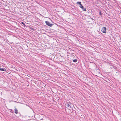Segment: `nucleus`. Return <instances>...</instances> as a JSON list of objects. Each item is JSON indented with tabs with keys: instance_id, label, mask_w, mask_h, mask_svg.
Masks as SVG:
<instances>
[{
	"instance_id": "2",
	"label": "nucleus",
	"mask_w": 121,
	"mask_h": 121,
	"mask_svg": "<svg viewBox=\"0 0 121 121\" xmlns=\"http://www.w3.org/2000/svg\"><path fill=\"white\" fill-rule=\"evenodd\" d=\"M45 22L46 24L49 26L51 27L52 25V24H51L48 21H46Z\"/></svg>"
},
{
	"instance_id": "9",
	"label": "nucleus",
	"mask_w": 121,
	"mask_h": 121,
	"mask_svg": "<svg viewBox=\"0 0 121 121\" xmlns=\"http://www.w3.org/2000/svg\"><path fill=\"white\" fill-rule=\"evenodd\" d=\"M21 23L24 26H25V23L23 22H21Z\"/></svg>"
},
{
	"instance_id": "10",
	"label": "nucleus",
	"mask_w": 121,
	"mask_h": 121,
	"mask_svg": "<svg viewBox=\"0 0 121 121\" xmlns=\"http://www.w3.org/2000/svg\"><path fill=\"white\" fill-rule=\"evenodd\" d=\"M99 14L100 15H101V11H100L99 12Z\"/></svg>"
},
{
	"instance_id": "1",
	"label": "nucleus",
	"mask_w": 121,
	"mask_h": 121,
	"mask_svg": "<svg viewBox=\"0 0 121 121\" xmlns=\"http://www.w3.org/2000/svg\"><path fill=\"white\" fill-rule=\"evenodd\" d=\"M106 28L105 27H103L102 28L101 30L102 32L104 33H106Z\"/></svg>"
},
{
	"instance_id": "7",
	"label": "nucleus",
	"mask_w": 121,
	"mask_h": 121,
	"mask_svg": "<svg viewBox=\"0 0 121 121\" xmlns=\"http://www.w3.org/2000/svg\"><path fill=\"white\" fill-rule=\"evenodd\" d=\"M77 3L78 4H79L80 5H81L82 4H81V2H78Z\"/></svg>"
},
{
	"instance_id": "6",
	"label": "nucleus",
	"mask_w": 121,
	"mask_h": 121,
	"mask_svg": "<svg viewBox=\"0 0 121 121\" xmlns=\"http://www.w3.org/2000/svg\"><path fill=\"white\" fill-rule=\"evenodd\" d=\"M0 70L1 71H6V70L5 69H3V68H0Z\"/></svg>"
},
{
	"instance_id": "8",
	"label": "nucleus",
	"mask_w": 121,
	"mask_h": 121,
	"mask_svg": "<svg viewBox=\"0 0 121 121\" xmlns=\"http://www.w3.org/2000/svg\"><path fill=\"white\" fill-rule=\"evenodd\" d=\"M77 61V59H74L73 60V61L74 62H76Z\"/></svg>"
},
{
	"instance_id": "3",
	"label": "nucleus",
	"mask_w": 121,
	"mask_h": 121,
	"mask_svg": "<svg viewBox=\"0 0 121 121\" xmlns=\"http://www.w3.org/2000/svg\"><path fill=\"white\" fill-rule=\"evenodd\" d=\"M79 7L81 9H82V10L83 11H86V9L85 8H84V7L82 5V4H81V5H80V6H79Z\"/></svg>"
},
{
	"instance_id": "4",
	"label": "nucleus",
	"mask_w": 121,
	"mask_h": 121,
	"mask_svg": "<svg viewBox=\"0 0 121 121\" xmlns=\"http://www.w3.org/2000/svg\"><path fill=\"white\" fill-rule=\"evenodd\" d=\"M70 104V103H69V104L68 103H67L65 104V105L67 106V107H68V108H69V109H70V108H71V106Z\"/></svg>"
},
{
	"instance_id": "5",
	"label": "nucleus",
	"mask_w": 121,
	"mask_h": 121,
	"mask_svg": "<svg viewBox=\"0 0 121 121\" xmlns=\"http://www.w3.org/2000/svg\"><path fill=\"white\" fill-rule=\"evenodd\" d=\"M14 112L16 114H17L18 113V110L17 109L15 108L14 109Z\"/></svg>"
}]
</instances>
